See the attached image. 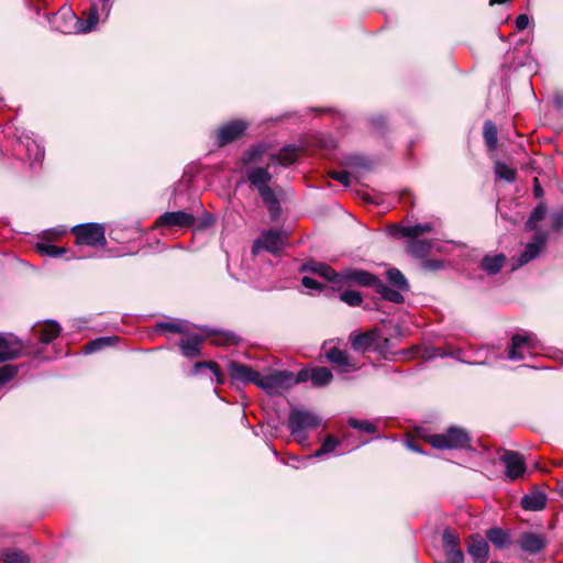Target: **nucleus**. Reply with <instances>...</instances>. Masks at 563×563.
Here are the masks:
<instances>
[{"mask_svg": "<svg viewBox=\"0 0 563 563\" xmlns=\"http://www.w3.org/2000/svg\"><path fill=\"white\" fill-rule=\"evenodd\" d=\"M99 23V9L95 2L88 10L87 19L77 18L70 8L63 7L54 14L52 24L54 27L65 34L69 33H89Z\"/></svg>", "mask_w": 563, "mask_h": 563, "instance_id": "f257e3e1", "label": "nucleus"}, {"mask_svg": "<svg viewBox=\"0 0 563 563\" xmlns=\"http://www.w3.org/2000/svg\"><path fill=\"white\" fill-rule=\"evenodd\" d=\"M320 422L317 415L305 409L294 408L288 416V428L300 444L308 441L307 431L317 429Z\"/></svg>", "mask_w": 563, "mask_h": 563, "instance_id": "f03ea898", "label": "nucleus"}, {"mask_svg": "<svg viewBox=\"0 0 563 563\" xmlns=\"http://www.w3.org/2000/svg\"><path fill=\"white\" fill-rule=\"evenodd\" d=\"M428 442L438 450L466 449L470 445L468 432L459 427H450L445 433L431 434Z\"/></svg>", "mask_w": 563, "mask_h": 563, "instance_id": "7ed1b4c3", "label": "nucleus"}, {"mask_svg": "<svg viewBox=\"0 0 563 563\" xmlns=\"http://www.w3.org/2000/svg\"><path fill=\"white\" fill-rule=\"evenodd\" d=\"M71 232L76 236L77 245L103 247L107 244L104 228L99 223L89 222L77 224L71 228Z\"/></svg>", "mask_w": 563, "mask_h": 563, "instance_id": "20e7f679", "label": "nucleus"}, {"mask_svg": "<svg viewBox=\"0 0 563 563\" xmlns=\"http://www.w3.org/2000/svg\"><path fill=\"white\" fill-rule=\"evenodd\" d=\"M295 385V375L289 371H276L268 375L258 373L256 386L268 395H277Z\"/></svg>", "mask_w": 563, "mask_h": 563, "instance_id": "39448f33", "label": "nucleus"}, {"mask_svg": "<svg viewBox=\"0 0 563 563\" xmlns=\"http://www.w3.org/2000/svg\"><path fill=\"white\" fill-rule=\"evenodd\" d=\"M377 280L378 277L376 275L365 269L350 267L340 272L338 287L362 286L374 288L377 284Z\"/></svg>", "mask_w": 563, "mask_h": 563, "instance_id": "423d86ee", "label": "nucleus"}, {"mask_svg": "<svg viewBox=\"0 0 563 563\" xmlns=\"http://www.w3.org/2000/svg\"><path fill=\"white\" fill-rule=\"evenodd\" d=\"M245 178L249 184L255 188L261 198L271 197L269 187L272 175L268 170V166H250L245 170Z\"/></svg>", "mask_w": 563, "mask_h": 563, "instance_id": "0eeeda50", "label": "nucleus"}, {"mask_svg": "<svg viewBox=\"0 0 563 563\" xmlns=\"http://www.w3.org/2000/svg\"><path fill=\"white\" fill-rule=\"evenodd\" d=\"M286 241V234L278 230L263 231L258 239H256L252 246V254L257 255L262 250L271 253L279 252Z\"/></svg>", "mask_w": 563, "mask_h": 563, "instance_id": "6e6552de", "label": "nucleus"}, {"mask_svg": "<svg viewBox=\"0 0 563 563\" xmlns=\"http://www.w3.org/2000/svg\"><path fill=\"white\" fill-rule=\"evenodd\" d=\"M547 240L548 234L545 232H538L534 235L533 241L527 244L526 250L517 258H512V271L518 269L537 258L541 250L544 247Z\"/></svg>", "mask_w": 563, "mask_h": 563, "instance_id": "1a4fd4ad", "label": "nucleus"}, {"mask_svg": "<svg viewBox=\"0 0 563 563\" xmlns=\"http://www.w3.org/2000/svg\"><path fill=\"white\" fill-rule=\"evenodd\" d=\"M501 463L505 465V475L514 481L526 473V462L522 456L517 451L506 450L504 454L500 456Z\"/></svg>", "mask_w": 563, "mask_h": 563, "instance_id": "9d476101", "label": "nucleus"}, {"mask_svg": "<svg viewBox=\"0 0 563 563\" xmlns=\"http://www.w3.org/2000/svg\"><path fill=\"white\" fill-rule=\"evenodd\" d=\"M379 330L372 329L364 333H352L350 335L351 346L355 352H375L378 346Z\"/></svg>", "mask_w": 563, "mask_h": 563, "instance_id": "9b49d317", "label": "nucleus"}, {"mask_svg": "<svg viewBox=\"0 0 563 563\" xmlns=\"http://www.w3.org/2000/svg\"><path fill=\"white\" fill-rule=\"evenodd\" d=\"M534 334L523 333L515 334L511 338V344L508 350V358L512 361L523 360L526 351L529 353L530 349L534 346Z\"/></svg>", "mask_w": 563, "mask_h": 563, "instance_id": "f8f14e48", "label": "nucleus"}, {"mask_svg": "<svg viewBox=\"0 0 563 563\" xmlns=\"http://www.w3.org/2000/svg\"><path fill=\"white\" fill-rule=\"evenodd\" d=\"M195 223V218L191 213L186 211H169L163 213L156 220V227L166 228H189Z\"/></svg>", "mask_w": 563, "mask_h": 563, "instance_id": "ddd939ff", "label": "nucleus"}, {"mask_svg": "<svg viewBox=\"0 0 563 563\" xmlns=\"http://www.w3.org/2000/svg\"><path fill=\"white\" fill-rule=\"evenodd\" d=\"M247 123L241 120H233L222 125L217 131V143L219 146H224L236 139L246 130Z\"/></svg>", "mask_w": 563, "mask_h": 563, "instance_id": "4468645a", "label": "nucleus"}, {"mask_svg": "<svg viewBox=\"0 0 563 563\" xmlns=\"http://www.w3.org/2000/svg\"><path fill=\"white\" fill-rule=\"evenodd\" d=\"M325 356L328 361L333 364L335 369L340 373H351L358 369V366L356 363H354L350 355L338 347H331Z\"/></svg>", "mask_w": 563, "mask_h": 563, "instance_id": "2eb2a0df", "label": "nucleus"}, {"mask_svg": "<svg viewBox=\"0 0 563 563\" xmlns=\"http://www.w3.org/2000/svg\"><path fill=\"white\" fill-rule=\"evenodd\" d=\"M21 350L22 344L18 338L0 333V363L18 358Z\"/></svg>", "mask_w": 563, "mask_h": 563, "instance_id": "dca6fc26", "label": "nucleus"}, {"mask_svg": "<svg viewBox=\"0 0 563 563\" xmlns=\"http://www.w3.org/2000/svg\"><path fill=\"white\" fill-rule=\"evenodd\" d=\"M228 373L232 380L242 383V384H257L258 379V372L254 371L252 367L238 363V362H230L228 364Z\"/></svg>", "mask_w": 563, "mask_h": 563, "instance_id": "f3484780", "label": "nucleus"}, {"mask_svg": "<svg viewBox=\"0 0 563 563\" xmlns=\"http://www.w3.org/2000/svg\"><path fill=\"white\" fill-rule=\"evenodd\" d=\"M434 222L423 223V224H413V225H398L395 224L390 227V234L395 238H410L416 239L423 233L432 232L435 228Z\"/></svg>", "mask_w": 563, "mask_h": 563, "instance_id": "a211bd4d", "label": "nucleus"}, {"mask_svg": "<svg viewBox=\"0 0 563 563\" xmlns=\"http://www.w3.org/2000/svg\"><path fill=\"white\" fill-rule=\"evenodd\" d=\"M185 336L179 342V347L184 356L188 358L197 357L200 355L201 343L203 342V336L189 333L184 334Z\"/></svg>", "mask_w": 563, "mask_h": 563, "instance_id": "6ab92c4d", "label": "nucleus"}, {"mask_svg": "<svg viewBox=\"0 0 563 563\" xmlns=\"http://www.w3.org/2000/svg\"><path fill=\"white\" fill-rule=\"evenodd\" d=\"M305 272L317 274L328 282L339 285L340 273L335 272L332 267L320 262H309L302 266Z\"/></svg>", "mask_w": 563, "mask_h": 563, "instance_id": "aec40b11", "label": "nucleus"}, {"mask_svg": "<svg viewBox=\"0 0 563 563\" xmlns=\"http://www.w3.org/2000/svg\"><path fill=\"white\" fill-rule=\"evenodd\" d=\"M467 552L474 563H486L488 559V543L479 536L471 538Z\"/></svg>", "mask_w": 563, "mask_h": 563, "instance_id": "412c9836", "label": "nucleus"}, {"mask_svg": "<svg viewBox=\"0 0 563 563\" xmlns=\"http://www.w3.org/2000/svg\"><path fill=\"white\" fill-rule=\"evenodd\" d=\"M268 155L269 154H266V147L264 145H255L243 153L241 163L244 166L253 164H266V166H268L271 164Z\"/></svg>", "mask_w": 563, "mask_h": 563, "instance_id": "4be33fe9", "label": "nucleus"}, {"mask_svg": "<svg viewBox=\"0 0 563 563\" xmlns=\"http://www.w3.org/2000/svg\"><path fill=\"white\" fill-rule=\"evenodd\" d=\"M268 157L272 164L289 166L298 159L299 148L294 145L285 146L278 154H269Z\"/></svg>", "mask_w": 563, "mask_h": 563, "instance_id": "5701e85b", "label": "nucleus"}, {"mask_svg": "<svg viewBox=\"0 0 563 563\" xmlns=\"http://www.w3.org/2000/svg\"><path fill=\"white\" fill-rule=\"evenodd\" d=\"M60 333L59 324L54 320H47L35 330V335L41 343L48 344Z\"/></svg>", "mask_w": 563, "mask_h": 563, "instance_id": "b1692460", "label": "nucleus"}, {"mask_svg": "<svg viewBox=\"0 0 563 563\" xmlns=\"http://www.w3.org/2000/svg\"><path fill=\"white\" fill-rule=\"evenodd\" d=\"M340 441L334 438L333 435H328L323 443L321 444L320 449H318L312 455L306 456L302 460H298L297 457H292L294 461H298L300 464L294 465V467L299 468L303 465H306L307 461L313 457H321L325 454H329L334 451L336 446H339Z\"/></svg>", "mask_w": 563, "mask_h": 563, "instance_id": "393cba45", "label": "nucleus"}, {"mask_svg": "<svg viewBox=\"0 0 563 563\" xmlns=\"http://www.w3.org/2000/svg\"><path fill=\"white\" fill-rule=\"evenodd\" d=\"M19 145L24 147L27 159L32 165L40 164L44 159V147L37 141L26 137L25 142L20 141Z\"/></svg>", "mask_w": 563, "mask_h": 563, "instance_id": "a878e982", "label": "nucleus"}, {"mask_svg": "<svg viewBox=\"0 0 563 563\" xmlns=\"http://www.w3.org/2000/svg\"><path fill=\"white\" fill-rule=\"evenodd\" d=\"M547 495L542 492H532L525 495L521 499V507L525 510L540 511L547 506Z\"/></svg>", "mask_w": 563, "mask_h": 563, "instance_id": "bb28decb", "label": "nucleus"}, {"mask_svg": "<svg viewBox=\"0 0 563 563\" xmlns=\"http://www.w3.org/2000/svg\"><path fill=\"white\" fill-rule=\"evenodd\" d=\"M519 543L525 552L531 554L540 552L545 545L544 539L536 533H525Z\"/></svg>", "mask_w": 563, "mask_h": 563, "instance_id": "cd10ccee", "label": "nucleus"}, {"mask_svg": "<svg viewBox=\"0 0 563 563\" xmlns=\"http://www.w3.org/2000/svg\"><path fill=\"white\" fill-rule=\"evenodd\" d=\"M189 323L181 319H174L170 321H161L155 324L156 332H173L179 334H187Z\"/></svg>", "mask_w": 563, "mask_h": 563, "instance_id": "c85d7f7f", "label": "nucleus"}, {"mask_svg": "<svg viewBox=\"0 0 563 563\" xmlns=\"http://www.w3.org/2000/svg\"><path fill=\"white\" fill-rule=\"evenodd\" d=\"M374 289L382 296L383 299L395 302V303H401L404 301L402 292L405 290H399L398 288H391L388 285H386L384 282H382L379 278L377 280V284L375 285Z\"/></svg>", "mask_w": 563, "mask_h": 563, "instance_id": "c756f323", "label": "nucleus"}, {"mask_svg": "<svg viewBox=\"0 0 563 563\" xmlns=\"http://www.w3.org/2000/svg\"><path fill=\"white\" fill-rule=\"evenodd\" d=\"M505 261L506 257L503 254L486 255L481 262V268L489 275H495L500 272Z\"/></svg>", "mask_w": 563, "mask_h": 563, "instance_id": "7c9ffc66", "label": "nucleus"}, {"mask_svg": "<svg viewBox=\"0 0 563 563\" xmlns=\"http://www.w3.org/2000/svg\"><path fill=\"white\" fill-rule=\"evenodd\" d=\"M432 247V242L429 240L412 239L409 243V253L418 258L428 256Z\"/></svg>", "mask_w": 563, "mask_h": 563, "instance_id": "2f4dec72", "label": "nucleus"}, {"mask_svg": "<svg viewBox=\"0 0 563 563\" xmlns=\"http://www.w3.org/2000/svg\"><path fill=\"white\" fill-rule=\"evenodd\" d=\"M332 377L331 371L327 367H316L310 371V380L314 387L328 385Z\"/></svg>", "mask_w": 563, "mask_h": 563, "instance_id": "473e14b6", "label": "nucleus"}, {"mask_svg": "<svg viewBox=\"0 0 563 563\" xmlns=\"http://www.w3.org/2000/svg\"><path fill=\"white\" fill-rule=\"evenodd\" d=\"M3 563H30V556L18 549H5L0 554Z\"/></svg>", "mask_w": 563, "mask_h": 563, "instance_id": "72a5a7b5", "label": "nucleus"}, {"mask_svg": "<svg viewBox=\"0 0 563 563\" xmlns=\"http://www.w3.org/2000/svg\"><path fill=\"white\" fill-rule=\"evenodd\" d=\"M487 539L498 549H504L510 543L509 534L500 528H492L487 531Z\"/></svg>", "mask_w": 563, "mask_h": 563, "instance_id": "f704fd0d", "label": "nucleus"}, {"mask_svg": "<svg viewBox=\"0 0 563 563\" xmlns=\"http://www.w3.org/2000/svg\"><path fill=\"white\" fill-rule=\"evenodd\" d=\"M388 282L399 290H409V284L405 275L397 268H390L386 272Z\"/></svg>", "mask_w": 563, "mask_h": 563, "instance_id": "c9c22d12", "label": "nucleus"}, {"mask_svg": "<svg viewBox=\"0 0 563 563\" xmlns=\"http://www.w3.org/2000/svg\"><path fill=\"white\" fill-rule=\"evenodd\" d=\"M35 250L38 254H41L43 256H48V257H59L67 252V250L65 247H60V246H56V245L43 243V242L36 243Z\"/></svg>", "mask_w": 563, "mask_h": 563, "instance_id": "e433bc0d", "label": "nucleus"}, {"mask_svg": "<svg viewBox=\"0 0 563 563\" xmlns=\"http://www.w3.org/2000/svg\"><path fill=\"white\" fill-rule=\"evenodd\" d=\"M483 136L489 150H495L497 146V128L492 121L484 123Z\"/></svg>", "mask_w": 563, "mask_h": 563, "instance_id": "4c0bfd02", "label": "nucleus"}, {"mask_svg": "<svg viewBox=\"0 0 563 563\" xmlns=\"http://www.w3.org/2000/svg\"><path fill=\"white\" fill-rule=\"evenodd\" d=\"M202 368H209L212 372L216 382L218 384H222V382H223L222 380V373H221V371H220V368H219L217 363H214L212 361H209V362H198L194 366L192 374L194 375L199 374Z\"/></svg>", "mask_w": 563, "mask_h": 563, "instance_id": "58836bf2", "label": "nucleus"}, {"mask_svg": "<svg viewBox=\"0 0 563 563\" xmlns=\"http://www.w3.org/2000/svg\"><path fill=\"white\" fill-rule=\"evenodd\" d=\"M495 174L499 179H505L509 183L515 181L517 173L507 164L497 162L495 165Z\"/></svg>", "mask_w": 563, "mask_h": 563, "instance_id": "ea45409f", "label": "nucleus"}, {"mask_svg": "<svg viewBox=\"0 0 563 563\" xmlns=\"http://www.w3.org/2000/svg\"><path fill=\"white\" fill-rule=\"evenodd\" d=\"M114 340H115V338H110V336L98 338V339L92 340L89 343H87L84 346V352L86 354H89V353L99 351V350H101L104 346L111 345L112 341H114Z\"/></svg>", "mask_w": 563, "mask_h": 563, "instance_id": "a19ab883", "label": "nucleus"}, {"mask_svg": "<svg viewBox=\"0 0 563 563\" xmlns=\"http://www.w3.org/2000/svg\"><path fill=\"white\" fill-rule=\"evenodd\" d=\"M347 423L351 428L358 430L360 432L373 434L376 432V426L368 420H358L350 418Z\"/></svg>", "mask_w": 563, "mask_h": 563, "instance_id": "79ce46f5", "label": "nucleus"}, {"mask_svg": "<svg viewBox=\"0 0 563 563\" xmlns=\"http://www.w3.org/2000/svg\"><path fill=\"white\" fill-rule=\"evenodd\" d=\"M547 209L543 205L537 206L531 212L528 221L526 222L527 230H534L537 223L545 218Z\"/></svg>", "mask_w": 563, "mask_h": 563, "instance_id": "37998d69", "label": "nucleus"}, {"mask_svg": "<svg viewBox=\"0 0 563 563\" xmlns=\"http://www.w3.org/2000/svg\"><path fill=\"white\" fill-rule=\"evenodd\" d=\"M340 300L350 307H360L363 302L361 292L356 290H345L340 294Z\"/></svg>", "mask_w": 563, "mask_h": 563, "instance_id": "c03bdc74", "label": "nucleus"}, {"mask_svg": "<svg viewBox=\"0 0 563 563\" xmlns=\"http://www.w3.org/2000/svg\"><path fill=\"white\" fill-rule=\"evenodd\" d=\"M391 343L390 339L383 336L379 332V340L376 353L384 360H393V353L390 352Z\"/></svg>", "mask_w": 563, "mask_h": 563, "instance_id": "a18cd8bd", "label": "nucleus"}, {"mask_svg": "<svg viewBox=\"0 0 563 563\" xmlns=\"http://www.w3.org/2000/svg\"><path fill=\"white\" fill-rule=\"evenodd\" d=\"M442 539L444 550L459 548L460 537L455 531L445 529Z\"/></svg>", "mask_w": 563, "mask_h": 563, "instance_id": "49530a36", "label": "nucleus"}, {"mask_svg": "<svg viewBox=\"0 0 563 563\" xmlns=\"http://www.w3.org/2000/svg\"><path fill=\"white\" fill-rule=\"evenodd\" d=\"M267 206L272 219H276L280 213V206L276 198L274 190L271 191V197L262 198Z\"/></svg>", "mask_w": 563, "mask_h": 563, "instance_id": "de8ad7c7", "label": "nucleus"}, {"mask_svg": "<svg viewBox=\"0 0 563 563\" xmlns=\"http://www.w3.org/2000/svg\"><path fill=\"white\" fill-rule=\"evenodd\" d=\"M18 374V367L14 365H4L0 367V385H4L5 383L13 379Z\"/></svg>", "mask_w": 563, "mask_h": 563, "instance_id": "09e8293b", "label": "nucleus"}, {"mask_svg": "<svg viewBox=\"0 0 563 563\" xmlns=\"http://www.w3.org/2000/svg\"><path fill=\"white\" fill-rule=\"evenodd\" d=\"M18 374V367L14 365H4L0 367V385H4L5 383L13 379Z\"/></svg>", "mask_w": 563, "mask_h": 563, "instance_id": "8fccbe9b", "label": "nucleus"}, {"mask_svg": "<svg viewBox=\"0 0 563 563\" xmlns=\"http://www.w3.org/2000/svg\"><path fill=\"white\" fill-rule=\"evenodd\" d=\"M445 552V563H464V553L461 549H448Z\"/></svg>", "mask_w": 563, "mask_h": 563, "instance_id": "3c124183", "label": "nucleus"}, {"mask_svg": "<svg viewBox=\"0 0 563 563\" xmlns=\"http://www.w3.org/2000/svg\"><path fill=\"white\" fill-rule=\"evenodd\" d=\"M100 4L96 3L99 9V21H106L110 15L112 3L111 0H99Z\"/></svg>", "mask_w": 563, "mask_h": 563, "instance_id": "603ef678", "label": "nucleus"}, {"mask_svg": "<svg viewBox=\"0 0 563 563\" xmlns=\"http://www.w3.org/2000/svg\"><path fill=\"white\" fill-rule=\"evenodd\" d=\"M301 284L305 288L311 291H321L323 288V285L321 283L309 276L302 277Z\"/></svg>", "mask_w": 563, "mask_h": 563, "instance_id": "864d4df0", "label": "nucleus"}, {"mask_svg": "<svg viewBox=\"0 0 563 563\" xmlns=\"http://www.w3.org/2000/svg\"><path fill=\"white\" fill-rule=\"evenodd\" d=\"M331 178L341 183L343 186L349 187L350 186V178L351 174L346 170H340V172H332L330 174Z\"/></svg>", "mask_w": 563, "mask_h": 563, "instance_id": "5fc2aeb1", "label": "nucleus"}, {"mask_svg": "<svg viewBox=\"0 0 563 563\" xmlns=\"http://www.w3.org/2000/svg\"><path fill=\"white\" fill-rule=\"evenodd\" d=\"M426 271H439L444 267V262L441 260H427L422 263Z\"/></svg>", "mask_w": 563, "mask_h": 563, "instance_id": "6e6d98bb", "label": "nucleus"}, {"mask_svg": "<svg viewBox=\"0 0 563 563\" xmlns=\"http://www.w3.org/2000/svg\"><path fill=\"white\" fill-rule=\"evenodd\" d=\"M529 16L527 14H520L516 19V29L517 31H523L529 25Z\"/></svg>", "mask_w": 563, "mask_h": 563, "instance_id": "4d7b16f0", "label": "nucleus"}, {"mask_svg": "<svg viewBox=\"0 0 563 563\" xmlns=\"http://www.w3.org/2000/svg\"><path fill=\"white\" fill-rule=\"evenodd\" d=\"M552 229L553 230H561L563 228V211L556 212L552 217Z\"/></svg>", "mask_w": 563, "mask_h": 563, "instance_id": "13d9d810", "label": "nucleus"}, {"mask_svg": "<svg viewBox=\"0 0 563 563\" xmlns=\"http://www.w3.org/2000/svg\"><path fill=\"white\" fill-rule=\"evenodd\" d=\"M309 379H310V371L301 369V371H299L297 376H295V385L298 383L307 382Z\"/></svg>", "mask_w": 563, "mask_h": 563, "instance_id": "bf43d9fd", "label": "nucleus"}, {"mask_svg": "<svg viewBox=\"0 0 563 563\" xmlns=\"http://www.w3.org/2000/svg\"><path fill=\"white\" fill-rule=\"evenodd\" d=\"M234 341H235L234 335L230 334V335H223V336L216 338L214 343L216 344H228V343H232Z\"/></svg>", "mask_w": 563, "mask_h": 563, "instance_id": "052dcab7", "label": "nucleus"}, {"mask_svg": "<svg viewBox=\"0 0 563 563\" xmlns=\"http://www.w3.org/2000/svg\"><path fill=\"white\" fill-rule=\"evenodd\" d=\"M372 124L376 130H380L384 126V118L382 115L372 118Z\"/></svg>", "mask_w": 563, "mask_h": 563, "instance_id": "680f3d73", "label": "nucleus"}, {"mask_svg": "<svg viewBox=\"0 0 563 563\" xmlns=\"http://www.w3.org/2000/svg\"><path fill=\"white\" fill-rule=\"evenodd\" d=\"M534 181H536L534 188H533L534 196L538 197V198L542 197L543 190H542L541 186L538 184V179H536Z\"/></svg>", "mask_w": 563, "mask_h": 563, "instance_id": "e2e57ef3", "label": "nucleus"}, {"mask_svg": "<svg viewBox=\"0 0 563 563\" xmlns=\"http://www.w3.org/2000/svg\"><path fill=\"white\" fill-rule=\"evenodd\" d=\"M407 445L410 450L415 451V452H419L421 453V449L419 448V445H417L413 441H408L407 442Z\"/></svg>", "mask_w": 563, "mask_h": 563, "instance_id": "0e129e2a", "label": "nucleus"}, {"mask_svg": "<svg viewBox=\"0 0 563 563\" xmlns=\"http://www.w3.org/2000/svg\"><path fill=\"white\" fill-rule=\"evenodd\" d=\"M405 195H410V191L402 192V198L405 197Z\"/></svg>", "mask_w": 563, "mask_h": 563, "instance_id": "69168bd1", "label": "nucleus"}, {"mask_svg": "<svg viewBox=\"0 0 563 563\" xmlns=\"http://www.w3.org/2000/svg\"><path fill=\"white\" fill-rule=\"evenodd\" d=\"M562 493H563V488H562Z\"/></svg>", "mask_w": 563, "mask_h": 563, "instance_id": "338daca9", "label": "nucleus"}]
</instances>
